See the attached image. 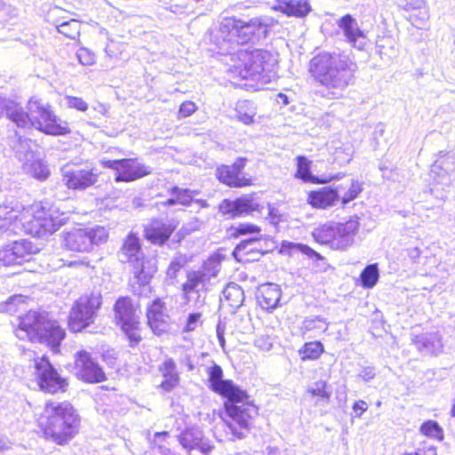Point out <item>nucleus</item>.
I'll list each match as a JSON object with an SVG mask.
<instances>
[{"label":"nucleus","mask_w":455,"mask_h":455,"mask_svg":"<svg viewBox=\"0 0 455 455\" xmlns=\"http://www.w3.org/2000/svg\"><path fill=\"white\" fill-rule=\"evenodd\" d=\"M38 422L46 436L63 444L78 432L80 418L69 403L48 402Z\"/></svg>","instance_id":"obj_2"},{"label":"nucleus","mask_w":455,"mask_h":455,"mask_svg":"<svg viewBox=\"0 0 455 455\" xmlns=\"http://www.w3.org/2000/svg\"><path fill=\"white\" fill-rule=\"evenodd\" d=\"M308 73L313 80L327 89H343L353 77V69L339 54L321 52L308 63Z\"/></svg>","instance_id":"obj_4"},{"label":"nucleus","mask_w":455,"mask_h":455,"mask_svg":"<svg viewBox=\"0 0 455 455\" xmlns=\"http://www.w3.org/2000/svg\"><path fill=\"white\" fill-rule=\"evenodd\" d=\"M69 275H75L76 277L88 274L89 265L84 262H74L69 264Z\"/></svg>","instance_id":"obj_58"},{"label":"nucleus","mask_w":455,"mask_h":455,"mask_svg":"<svg viewBox=\"0 0 455 455\" xmlns=\"http://www.w3.org/2000/svg\"><path fill=\"white\" fill-rule=\"evenodd\" d=\"M398 5L401 9L411 12L408 20L417 28L424 26L429 19L425 0H398Z\"/></svg>","instance_id":"obj_30"},{"label":"nucleus","mask_w":455,"mask_h":455,"mask_svg":"<svg viewBox=\"0 0 455 455\" xmlns=\"http://www.w3.org/2000/svg\"><path fill=\"white\" fill-rule=\"evenodd\" d=\"M24 205L18 202L0 204V235L12 236L21 230Z\"/></svg>","instance_id":"obj_19"},{"label":"nucleus","mask_w":455,"mask_h":455,"mask_svg":"<svg viewBox=\"0 0 455 455\" xmlns=\"http://www.w3.org/2000/svg\"><path fill=\"white\" fill-rule=\"evenodd\" d=\"M21 230L34 237L52 235L62 225L59 210L41 201L24 205Z\"/></svg>","instance_id":"obj_6"},{"label":"nucleus","mask_w":455,"mask_h":455,"mask_svg":"<svg viewBox=\"0 0 455 455\" xmlns=\"http://www.w3.org/2000/svg\"><path fill=\"white\" fill-rule=\"evenodd\" d=\"M222 257L220 254H213L208 257L197 270L188 271L187 274L188 284H205L215 278L220 270Z\"/></svg>","instance_id":"obj_22"},{"label":"nucleus","mask_w":455,"mask_h":455,"mask_svg":"<svg viewBox=\"0 0 455 455\" xmlns=\"http://www.w3.org/2000/svg\"><path fill=\"white\" fill-rule=\"evenodd\" d=\"M102 165L116 172V182H132L151 172L150 168L140 163L137 158L107 160L102 162Z\"/></svg>","instance_id":"obj_15"},{"label":"nucleus","mask_w":455,"mask_h":455,"mask_svg":"<svg viewBox=\"0 0 455 455\" xmlns=\"http://www.w3.org/2000/svg\"><path fill=\"white\" fill-rule=\"evenodd\" d=\"M376 376V371L373 367H364L359 373V377L364 381H370Z\"/></svg>","instance_id":"obj_61"},{"label":"nucleus","mask_w":455,"mask_h":455,"mask_svg":"<svg viewBox=\"0 0 455 455\" xmlns=\"http://www.w3.org/2000/svg\"><path fill=\"white\" fill-rule=\"evenodd\" d=\"M267 251L257 247L252 240H245L238 243L233 251L235 259L242 263H250L258 260Z\"/></svg>","instance_id":"obj_32"},{"label":"nucleus","mask_w":455,"mask_h":455,"mask_svg":"<svg viewBox=\"0 0 455 455\" xmlns=\"http://www.w3.org/2000/svg\"><path fill=\"white\" fill-rule=\"evenodd\" d=\"M94 113L92 124L94 126H100L103 122L108 118V110L105 104L100 103L92 108Z\"/></svg>","instance_id":"obj_56"},{"label":"nucleus","mask_w":455,"mask_h":455,"mask_svg":"<svg viewBox=\"0 0 455 455\" xmlns=\"http://www.w3.org/2000/svg\"><path fill=\"white\" fill-rule=\"evenodd\" d=\"M200 317H201L200 314H190L188 317L185 330L187 331H194L196 327V324H197Z\"/></svg>","instance_id":"obj_60"},{"label":"nucleus","mask_w":455,"mask_h":455,"mask_svg":"<svg viewBox=\"0 0 455 455\" xmlns=\"http://www.w3.org/2000/svg\"><path fill=\"white\" fill-rule=\"evenodd\" d=\"M179 442L188 455H207L212 446L199 428H189L179 436Z\"/></svg>","instance_id":"obj_20"},{"label":"nucleus","mask_w":455,"mask_h":455,"mask_svg":"<svg viewBox=\"0 0 455 455\" xmlns=\"http://www.w3.org/2000/svg\"><path fill=\"white\" fill-rule=\"evenodd\" d=\"M82 23L77 20H69L57 25V29L64 37L76 40L79 37Z\"/></svg>","instance_id":"obj_41"},{"label":"nucleus","mask_w":455,"mask_h":455,"mask_svg":"<svg viewBox=\"0 0 455 455\" xmlns=\"http://www.w3.org/2000/svg\"><path fill=\"white\" fill-rule=\"evenodd\" d=\"M302 327L306 331L320 330L324 331L327 330V323L320 316L307 317L303 321Z\"/></svg>","instance_id":"obj_53"},{"label":"nucleus","mask_w":455,"mask_h":455,"mask_svg":"<svg viewBox=\"0 0 455 455\" xmlns=\"http://www.w3.org/2000/svg\"><path fill=\"white\" fill-rule=\"evenodd\" d=\"M255 345L264 351H269L273 347V339L267 334L259 335L255 339Z\"/></svg>","instance_id":"obj_59"},{"label":"nucleus","mask_w":455,"mask_h":455,"mask_svg":"<svg viewBox=\"0 0 455 455\" xmlns=\"http://www.w3.org/2000/svg\"><path fill=\"white\" fill-rule=\"evenodd\" d=\"M99 176L97 169L84 162L67 164L62 169L63 184L73 191H84L93 187L98 182Z\"/></svg>","instance_id":"obj_11"},{"label":"nucleus","mask_w":455,"mask_h":455,"mask_svg":"<svg viewBox=\"0 0 455 455\" xmlns=\"http://www.w3.org/2000/svg\"><path fill=\"white\" fill-rule=\"evenodd\" d=\"M158 450L162 455H173L172 452L168 448H165L162 445L158 446Z\"/></svg>","instance_id":"obj_64"},{"label":"nucleus","mask_w":455,"mask_h":455,"mask_svg":"<svg viewBox=\"0 0 455 455\" xmlns=\"http://www.w3.org/2000/svg\"><path fill=\"white\" fill-rule=\"evenodd\" d=\"M258 297H261L260 301L262 307L266 308H275L278 305L281 299V291L279 286H259Z\"/></svg>","instance_id":"obj_36"},{"label":"nucleus","mask_w":455,"mask_h":455,"mask_svg":"<svg viewBox=\"0 0 455 455\" xmlns=\"http://www.w3.org/2000/svg\"><path fill=\"white\" fill-rule=\"evenodd\" d=\"M26 106L27 111L18 104L6 106V117L21 129H34L49 136H67L71 133L68 122L62 120L52 105L38 95L29 97Z\"/></svg>","instance_id":"obj_1"},{"label":"nucleus","mask_w":455,"mask_h":455,"mask_svg":"<svg viewBox=\"0 0 455 455\" xmlns=\"http://www.w3.org/2000/svg\"><path fill=\"white\" fill-rule=\"evenodd\" d=\"M76 57L83 66H92L96 63V54L86 47H80L76 52Z\"/></svg>","instance_id":"obj_52"},{"label":"nucleus","mask_w":455,"mask_h":455,"mask_svg":"<svg viewBox=\"0 0 455 455\" xmlns=\"http://www.w3.org/2000/svg\"><path fill=\"white\" fill-rule=\"evenodd\" d=\"M108 230L100 226L94 228H74L62 235L63 247L74 252H85L92 249L94 244L107 242Z\"/></svg>","instance_id":"obj_9"},{"label":"nucleus","mask_w":455,"mask_h":455,"mask_svg":"<svg viewBox=\"0 0 455 455\" xmlns=\"http://www.w3.org/2000/svg\"><path fill=\"white\" fill-rule=\"evenodd\" d=\"M359 229V217L354 215L342 222L328 220L319 223L311 235L317 244L342 251L355 243Z\"/></svg>","instance_id":"obj_5"},{"label":"nucleus","mask_w":455,"mask_h":455,"mask_svg":"<svg viewBox=\"0 0 455 455\" xmlns=\"http://www.w3.org/2000/svg\"><path fill=\"white\" fill-rule=\"evenodd\" d=\"M272 10L287 17L303 19L312 12V6L308 0H275Z\"/></svg>","instance_id":"obj_28"},{"label":"nucleus","mask_w":455,"mask_h":455,"mask_svg":"<svg viewBox=\"0 0 455 455\" xmlns=\"http://www.w3.org/2000/svg\"><path fill=\"white\" fill-rule=\"evenodd\" d=\"M119 253L133 265L134 275L139 281L147 283L150 280L152 275L146 273L142 267L145 255L142 252L141 240L137 233H128L120 246Z\"/></svg>","instance_id":"obj_13"},{"label":"nucleus","mask_w":455,"mask_h":455,"mask_svg":"<svg viewBox=\"0 0 455 455\" xmlns=\"http://www.w3.org/2000/svg\"><path fill=\"white\" fill-rule=\"evenodd\" d=\"M35 369L41 390L50 394L64 391L67 386L65 379L59 375L47 359L42 357L36 361Z\"/></svg>","instance_id":"obj_18"},{"label":"nucleus","mask_w":455,"mask_h":455,"mask_svg":"<svg viewBox=\"0 0 455 455\" xmlns=\"http://www.w3.org/2000/svg\"><path fill=\"white\" fill-rule=\"evenodd\" d=\"M208 376L211 383V388L214 392L225 397H228V395H235V393L238 395H243L242 389L234 385L231 380H224L222 379L223 371L220 365L214 364L210 367L208 369Z\"/></svg>","instance_id":"obj_26"},{"label":"nucleus","mask_w":455,"mask_h":455,"mask_svg":"<svg viewBox=\"0 0 455 455\" xmlns=\"http://www.w3.org/2000/svg\"><path fill=\"white\" fill-rule=\"evenodd\" d=\"M268 217L271 220L272 222L275 224H277L281 221V214H279L276 210L272 207L271 205H268Z\"/></svg>","instance_id":"obj_63"},{"label":"nucleus","mask_w":455,"mask_h":455,"mask_svg":"<svg viewBox=\"0 0 455 455\" xmlns=\"http://www.w3.org/2000/svg\"><path fill=\"white\" fill-rule=\"evenodd\" d=\"M243 395H228L225 403L227 418L224 419L226 427L234 437H244L243 430H249L254 418L258 415V408L249 401L245 391Z\"/></svg>","instance_id":"obj_7"},{"label":"nucleus","mask_w":455,"mask_h":455,"mask_svg":"<svg viewBox=\"0 0 455 455\" xmlns=\"http://www.w3.org/2000/svg\"><path fill=\"white\" fill-rule=\"evenodd\" d=\"M23 302L24 296L21 294H14L7 299H4L0 295V311L12 314L16 311L17 306Z\"/></svg>","instance_id":"obj_47"},{"label":"nucleus","mask_w":455,"mask_h":455,"mask_svg":"<svg viewBox=\"0 0 455 455\" xmlns=\"http://www.w3.org/2000/svg\"><path fill=\"white\" fill-rule=\"evenodd\" d=\"M249 28L250 25L248 23L243 22L242 20H237L235 17H226L222 20L220 23V30L221 33L227 36H230L237 39L241 38V42L244 43L247 40H249L250 37L248 36L247 38H243L242 36V31L244 28Z\"/></svg>","instance_id":"obj_34"},{"label":"nucleus","mask_w":455,"mask_h":455,"mask_svg":"<svg viewBox=\"0 0 455 455\" xmlns=\"http://www.w3.org/2000/svg\"><path fill=\"white\" fill-rule=\"evenodd\" d=\"M239 217L260 212L264 205L259 201L256 193H251L235 198Z\"/></svg>","instance_id":"obj_33"},{"label":"nucleus","mask_w":455,"mask_h":455,"mask_svg":"<svg viewBox=\"0 0 455 455\" xmlns=\"http://www.w3.org/2000/svg\"><path fill=\"white\" fill-rule=\"evenodd\" d=\"M136 311L128 297L119 298L114 306L115 318L129 339L131 346L137 345L141 339L140 323Z\"/></svg>","instance_id":"obj_12"},{"label":"nucleus","mask_w":455,"mask_h":455,"mask_svg":"<svg viewBox=\"0 0 455 455\" xmlns=\"http://www.w3.org/2000/svg\"><path fill=\"white\" fill-rule=\"evenodd\" d=\"M15 335L20 339L45 344L57 353L66 332L48 313L30 310L20 317Z\"/></svg>","instance_id":"obj_3"},{"label":"nucleus","mask_w":455,"mask_h":455,"mask_svg":"<svg viewBox=\"0 0 455 455\" xmlns=\"http://www.w3.org/2000/svg\"><path fill=\"white\" fill-rule=\"evenodd\" d=\"M289 248L297 250L304 255L307 256L309 259H315L316 261L323 260L324 259L319 252L304 243H291Z\"/></svg>","instance_id":"obj_55"},{"label":"nucleus","mask_w":455,"mask_h":455,"mask_svg":"<svg viewBox=\"0 0 455 455\" xmlns=\"http://www.w3.org/2000/svg\"><path fill=\"white\" fill-rule=\"evenodd\" d=\"M187 263L186 259H175L172 260L166 268V276L168 280L175 282Z\"/></svg>","instance_id":"obj_49"},{"label":"nucleus","mask_w":455,"mask_h":455,"mask_svg":"<svg viewBox=\"0 0 455 455\" xmlns=\"http://www.w3.org/2000/svg\"><path fill=\"white\" fill-rule=\"evenodd\" d=\"M379 273L377 263L366 266L360 274L362 284H376Z\"/></svg>","instance_id":"obj_45"},{"label":"nucleus","mask_w":455,"mask_h":455,"mask_svg":"<svg viewBox=\"0 0 455 455\" xmlns=\"http://www.w3.org/2000/svg\"><path fill=\"white\" fill-rule=\"evenodd\" d=\"M269 57L267 51L259 49L240 50L230 72L243 80H259L269 70Z\"/></svg>","instance_id":"obj_8"},{"label":"nucleus","mask_w":455,"mask_h":455,"mask_svg":"<svg viewBox=\"0 0 455 455\" xmlns=\"http://www.w3.org/2000/svg\"><path fill=\"white\" fill-rule=\"evenodd\" d=\"M307 203L313 209L327 210L338 204V196L333 186H324L309 190Z\"/></svg>","instance_id":"obj_25"},{"label":"nucleus","mask_w":455,"mask_h":455,"mask_svg":"<svg viewBox=\"0 0 455 455\" xmlns=\"http://www.w3.org/2000/svg\"><path fill=\"white\" fill-rule=\"evenodd\" d=\"M420 431L427 436L442 439L443 438V430L437 422L433 420H428L422 424L420 427Z\"/></svg>","instance_id":"obj_51"},{"label":"nucleus","mask_w":455,"mask_h":455,"mask_svg":"<svg viewBox=\"0 0 455 455\" xmlns=\"http://www.w3.org/2000/svg\"><path fill=\"white\" fill-rule=\"evenodd\" d=\"M411 341L417 350L425 355H436L443 348L442 338L436 331L415 335Z\"/></svg>","instance_id":"obj_27"},{"label":"nucleus","mask_w":455,"mask_h":455,"mask_svg":"<svg viewBox=\"0 0 455 455\" xmlns=\"http://www.w3.org/2000/svg\"><path fill=\"white\" fill-rule=\"evenodd\" d=\"M247 158L239 157L232 164H222L216 170L218 180L229 188H247L254 185V179L244 172Z\"/></svg>","instance_id":"obj_16"},{"label":"nucleus","mask_w":455,"mask_h":455,"mask_svg":"<svg viewBox=\"0 0 455 455\" xmlns=\"http://www.w3.org/2000/svg\"><path fill=\"white\" fill-rule=\"evenodd\" d=\"M323 346L319 341H311L306 343L299 350L301 359L305 360H315L318 359L323 353Z\"/></svg>","instance_id":"obj_43"},{"label":"nucleus","mask_w":455,"mask_h":455,"mask_svg":"<svg viewBox=\"0 0 455 455\" xmlns=\"http://www.w3.org/2000/svg\"><path fill=\"white\" fill-rule=\"evenodd\" d=\"M38 251L39 248L33 242L16 240L0 248V262L4 266L21 265L30 261Z\"/></svg>","instance_id":"obj_14"},{"label":"nucleus","mask_w":455,"mask_h":455,"mask_svg":"<svg viewBox=\"0 0 455 455\" xmlns=\"http://www.w3.org/2000/svg\"><path fill=\"white\" fill-rule=\"evenodd\" d=\"M28 173L34 179L43 181L49 178L50 171L40 160L33 161L28 164Z\"/></svg>","instance_id":"obj_44"},{"label":"nucleus","mask_w":455,"mask_h":455,"mask_svg":"<svg viewBox=\"0 0 455 455\" xmlns=\"http://www.w3.org/2000/svg\"><path fill=\"white\" fill-rule=\"evenodd\" d=\"M289 248L297 250L304 255L307 256L309 259H315L316 261L323 260L324 259L319 252L304 243H291Z\"/></svg>","instance_id":"obj_54"},{"label":"nucleus","mask_w":455,"mask_h":455,"mask_svg":"<svg viewBox=\"0 0 455 455\" xmlns=\"http://www.w3.org/2000/svg\"><path fill=\"white\" fill-rule=\"evenodd\" d=\"M169 192L176 196V202L179 204L188 206L194 202V191L190 189L172 187Z\"/></svg>","instance_id":"obj_46"},{"label":"nucleus","mask_w":455,"mask_h":455,"mask_svg":"<svg viewBox=\"0 0 455 455\" xmlns=\"http://www.w3.org/2000/svg\"><path fill=\"white\" fill-rule=\"evenodd\" d=\"M219 212L228 219L239 217L235 199H223L218 206Z\"/></svg>","instance_id":"obj_48"},{"label":"nucleus","mask_w":455,"mask_h":455,"mask_svg":"<svg viewBox=\"0 0 455 455\" xmlns=\"http://www.w3.org/2000/svg\"><path fill=\"white\" fill-rule=\"evenodd\" d=\"M198 111L197 104L193 100H184L179 107L177 118L179 120L188 118Z\"/></svg>","instance_id":"obj_50"},{"label":"nucleus","mask_w":455,"mask_h":455,"mask_svg":"<svg viewBox=\"0 0 455 455\" xmlns=\"http://www.w3.org/2000/svg\"><path fill=\"white\" fill-rule=\"evenodd\" d=\"M160 370L164 378V380L161 383L163 389L171 391L179 385L180 377L176 371V364L172 359H167Z\"/></svg>","instance_id":"obj_35"},{"label":"nucleus","mask_w":455,"mask_h":455,"mask_svg":"<svg viewBox=\"0 0 455 455\" xmlns=\"http://www.w3.org/2000/svg\"><path fill=\"white\" fill-rule=\"evenodd\" d=\"M368 409V405L366 402L360 400L354 403L353 405V411L355 413L356 417H361L362 414L366 411Z\"/></svg>","instance_id":"obj_62"},{"label":"nucleus","mask_w":455,"mask_h":455,"mask_svg":"<svg viewBox=\"0 0 455 455\" xmlns=\"http://www.w3.org/2000/svg\"><path fill=\"white\" fill-rule=\"evenodd\" d=\"M353 155L352 147L343 144L333 148L331 154V163L339 167L344 166L352 161Z\"/></svg>","instance_id":"obj_38"},{"label":"nucleus","mask_w":455,"mask_h":455,"mask_svg":"<svg viewBox=\"0 0 455 455\" xmlns=\"http://www.w3.org/2000/svg\"><path fill=\"white\" fill-rule=\"evenodd\" d=\"M147 318L148 325L156 334L160 335L164 332L170 321L165 300L163 299H155L148 308Z\"/></svg>","instance_id":"obj_24"},{"label":"nucleus","mask_w":455,"mask_h":455,"mask_svg":"<svg viewBox=\"0 0 455 455\" xmlns=\"http://www.w3.org/2000/svg\"><path fill=\"white\" fill-rule=\"evenodd\" d=\"M235 113L239 121L245 124H251L254 122L256 108L251 101L243 100L236 103Z\"/></svg>","instance_id":"obj_37"},{"label":"nucleus","mask_w":455,"mask_h":455,"mask_svg":"<svg viewBox=\"0 0 455 455\" xmlns=\"http://www.w3.org/2000/svg\"><path fill=\"white\" fill-rule=\"evenodd\" d=\"M307 392L312 396H317L319 401L326 403L330 402L331 395V391L328 387L326 381L322 379L310 384L307 388Z\"/></svg>","instance_id":"obj_42"},{"label":"nucleus","mask_w":455,"mask_h":455,"mask_svg":"<svg viewBox=\"0 0 455 455\" xmlns=\"http://www.w3.org/2000/svg\"><path fill=\"white\" fill-rule=\"evenodd\" d=\"M337 25L342 30L343 35L352 47L360 51H363L366 47V35L359 28L356 20L351 14H345L341 16Z\"/></svg>","instance_id":"obj_23"},{"label":"nucleus","mask_w":455,"mask_h":455,"mask_svg":"<svg viewBox=\"0 0 455 455\" xmlns=\"http://www.w3.org/2000/svg\"><path fill=\"white\" fill-rule=\"evenodd\" d=\"M176 228L177 225L172 222L153 219L144 227L143 235L152 244L162 246L169 241Z\"/></svg>","instance_id":"obj_21"},{"label":"nucleus","mask_w":455,"mask_h":455,"mask_svg":"<svg viewBox=\"0 0 455 455\" xmlns=\"http://www.w3.org/2000/svg\"><path fill=\"white\" fill-rule=\"evenodd\" d=\"M100 292H92L81 296L74 304L69 313L68 326L74 331H81L92 323L96 318L97 311L101 306Z\"/></svg>","instance_id":"obj_10"},{"label":"nucleus","mask_w":455,"mask_h":455,"mask_svg":"<svg viewBox=\"0 0 455 455\" xmlns=\"http://www.w3.org/2000/svg\"><path fill=\"white\" fill-rule=\"evenodd\" d=\"M338 196V204L342 206L359 197L363 190V184L357 179H347L337 186H333Z\"/></svg>","instance_id":"obj_31"},{"label":"nucleus","mask_w":455,"mask_h":455,"mask_svg":"<svg viewBox=\"0 0 455 455\" xmlns=\"http://www.w3.org/2000/svg\"><path fill=\"white\" fill-rule=\"evenodd\" d=\"M224 299L233 308H238L243 305L244 291L242 286H225L222 291Z\"/></svg>","instance_id":"obj_39"},{"label":"nucleus","mask_w":455,"mask_h":455,"mask_svg":"<svg viewBox=\"0 0 455 455\" xmlns=\"http://www.w3.org/2000/svg\"><path fill=\"white\" fill-rule=\"evenodd\" d=\"M261 232L260 227L248 222L239 223L237 226H230L227 228V235L229 238H238L241 235L259 234Z\"/></svg>","instance_id":"obj_40"},{"label":"nucleus","mask_w":455,"mask_h":455,"mask_svg":"<svg viewBox=\"0 0 455 455\" xmlns=\"http://www.w3.org/2000/svg\"><path fill=\"white\" fill-rule=\"evenodd\" d=\"M74 374L87 383H100L107 379L102 368L95 362L91 354L81 350L75 355Z\"/></svg>","instance_id":"obj_17"},{"label":"nucleus","mask_w":455,"mask_h":455,"mask_svg":"<svg viewBox=\"0 0 455 455\" xmlns=\"http://www.w3.org/2000/svg\"><path fill=\"white\" fill-rule=\"evenodd\" d=\"M296 161V172L294 177L302 180L305 183H310L315 185L327 184L336 179V176H325L318 177L311 172L312 161L307 159L305 156H298L295 158Z\"/></svg>","instance_id":"obj_29"},{"label":"nucleus","mask_w":455,"mask_h":455,"mask_svg":"<svg viewBox=\"0 0 455 455\" xmlns=\"http://www.w3.org/2000/svg\"><path fill=\"white\" fill-rule=\"evenodd\" d=\"M68 107L69 108L76 109L80 112H85L88 109V104L86 101L77 96H67L66 97Z\"/></svg>","instance_id":"obj_57"}]
</instances>
